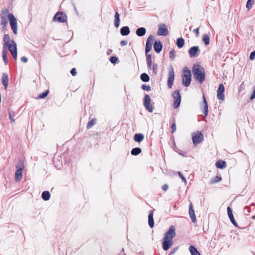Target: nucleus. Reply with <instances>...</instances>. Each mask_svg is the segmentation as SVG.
Wrapping results in <instances>:
<instances>
[{
  "label": "nucleus",
  "mask_w": 255,
  "mask_h": 255,
  "mask_svg": "<svg viewBox=\"0 0 255 255\" xmlns=\"http://www.w3.org/2000/svg\"><path fill=\"white\" fill-rule=\"evenodd\" d=\"M8 19L11 28L14 34H17L18 26L17 19L12 13H9L8 9L2 10L0 16V24L5 27L7 23V19Z\"/></svg>",
  "instance_id": "nucleus-1"
},
{
  "label": "nucleus",
  "mask_w": 255,
  "mask_h": 255,
  "mask_svg": "<svg viewBox=\"0 0 255 255\" xmlns=\"http://www.w3.org/2000/svg\"><path fill=\"white\" fill-rule=\"evenodd\" d=\"M7 49L14 59L17 58V44L13 39H11L8 34H5L3 38V50Z\"/></svg>",
  "instance_id": "nucleus-2"
},
{
  "label": "nucleus",
  "mask_w": 255,
  "mask_h": 255,
  "mask_svg": "<svg viewBox=\"0 0 255 255\" xmlns=\"http://www.w3.org/2000/svg\"><path fill=\"white\" fill-rule=\"evenodd\" d=\"M175 235V229L174 226H171L168 231L165 234L163 239L162 248L164 251H167L172 246V239Z\"/></svg>",
  "instance_id": "nucleus-3"
},
{
  "label": "nucleus",
  "mask_w": 255,
  "mask_h": 255,
  "mask_svg": "<svg viewBox=\"0 0 255 255\" xmlns=\"http://www.w3.org/2000/svg\"><path fill=\"white\" fill-rule=\"evenodd\" d=\"M194 76L200 83H202L205 79V72L203 68L199 65H194L192 69Z\"/></svg>",
  "instance_id": "nucleus-4"
},
{
  "label": "nucleus",
  "mask_w": 255,
  "mask_h": 255,
  "mask_svg": "<svg viewBox=\"0 0 255 255\" xmlns=\"http://www.w3.org/2000/svg\"><path fill=\"white\" fill-rule=\"evenodd\" d=\"M191 73L190 70L187 67H184L183 70L182 75V84L185 87H189L191 81Z\"/></svg>",
  "instance_id": "nucleus-5"
},
{
  "label": "nucleus",
  "mask_w": 255,
  "mask_h": 255,
  "mask_svg": "<svg viewBox=\"0 0 255 255\" xmlns=\"http://www.w3.org/2000/svg\"><path fill=\"white\" fill-rule=\"evenodd\" d=\"M203 134L201 131H197L192 134V139L195 146H197L199 143L201 142L203 140Z\"/></svg>",
  "instance_id": "nucleus-6"
},
{
  "label": "nucleus",
  "mask_w": 255,
  "mask_h": 255,
  "mask_svg": "<svg viewBox=\"0 0 255 255\" xmlns=\"http://www.w3.org/2000/svg\"><path fill=\"white\" fill-rule=\"evenodd\" d=\"M67 17L66 15L63 12H57L53 18V21L60 23L65 22Z\"/></svg>",
  "instance_id": "nucleus-7"
},
{
  "label": "nucleus",
  "mask_w": 255,
  "mask_h": 255,
  "mask_svg": "<svg viewBox=\"0 0 255 255\" xmlns=\"http://www.w3.org/2000/svg\"><path fill=\"white\" fill-rule=\"evenodd\" d=\"M174 78L175 75L173 67L172 66H170L169 68L168 78L167 81L168 86L170 88L173 86Z\"/></svg>",
  "instance_id": "nucleus-8"
},
{
  "label": "nucleus",
  "mask_w": 255,
  "mask_h": 255,
  "mask_svg": "<svg viewBox=\"0 0 255 255\" xmlns=\"http://www.w3.org/2000/svg\"><path fill=\"white\" fill-rule=\"evenodd\" d=\"M172 97L174 99L173 106L174 108L176 109L179 107L181 102V97L179 92L175 91L172 94Z\"/></svg>",
  "instance_id": "nucleus-9"
},
{
  "label": "nucleus",
  "mask_w": 255,
  "mask_h": 255,
  "mask_svg": "<svg viewBox=\"0 0 255 255\" xmlns=\"http://www.w3.org/2000/svg\"><path fill=\"white\" fill-rule=\"evenodd\" d=\"M188 52L191 58L197 57L200 53L199 47L196 46L191 47L189 49Z\"/></svg>",
  "instance_id": "nucleus-10"
},
{
  "label": "nucleus",
  "mask_w": 255,
  "mask_h": 255,
  "mask_svg": "<svg viewBox=\"0 0 255 255\" xmlns=\"http://www.w3.org/2000/svg\"><path fill=\"white\" fill-rule=\"evenodd\" d=\"M168 31L167 26L165 24H160L158 26L157 35L159 36H166L168 34Z\"/></svg>",
  "instance_id": "nucleus-11"
},
{
  "label": "nucleus",
  "mask_w": 255,
  "mask_h": 255,
  "mask_svg": "<svg viewBox=\"0 0 255 255\" xmlns=\"http://www.w3.org/2000/svg\"><path fill=\"white\" fill-rule=\"evenodd\" d=\"M225 91V88L223 84H221L219 85V87L218 88V89L217 90V98L221 100L222 101L224 100L225 96H224V93Z\"/></svg>",
  "instance_id": "nucleus-12"
},
{
  "label": "nucleus",
  "mask_w": 255,
  "mask_h": 255,
  "mask_svg": "<svg viewBox=\"0 0 255 255\" xmlns=\"http://www.w3.org/2000/svg\"><path fill=\"white\" fill-rule=\"evenodd\" d=\"M23 167L22 165L21 166H16V170L15 173V178L16 181H19L22 178V173Z\"/></svg>",
  "instance_id": "nucleus-13"
},
{
  "label": "nucleus",
  "mask_w": 255,
  "mask_h": 255,
  "mask_svg": "<svg viewBox=\"0 0 255 255\" xmlns=\"http://www.w3.org/2000/svg\"><path fill=\"white\" fill-rule=\"evenodd\" d=\"M227 212H228V216L230 218V220L231 221V222L232 223V224L235 226L236 227H237L238 226V224L237 223V222H236L234 218V216H233V214L232 213V209L230 207H228L227 208Z\"/></svg>",
  "instance_id": "nucleus-14"
},
{
  "label": "nucleus",
  "mask_w": 255,
  "mask_h": 255,
  "mask_svg": "<svg viewBox=\"0 0 255 255\" xmlns=\"http://www.w3.org/2000/svg\"><path fill=\"white\" fill-rule=\"evenodd\" d=\"M150 103V98L148 95H145L144 96V104L145 107L146 108V109L149 111V112H151L152 110L150 108L149 104Z\"/></svg>",
  "instance_id": "nucleus-15"
},
{
  "label": "nucleus",
  "mask_w": 255,
  "mask_h": 255,
  "mask_svg": "<svg viewBox=\"0 0 255 255\" xmlns=\"http://www.w3.org/2000/svg\"><path fill=\"white\" fill-rule=\"evenodd\" d=\"M1 82L3 85L5 89H6L8 87V75L6 73H3L1 78Z\"/></svg>",
  "instance_id": "nucleus-16"
},
{
  "label": "nucleus",
  "mask_w": 255,
  "mask_h": 255,
  "mask_svg": "<svg viewBox=\"0 0 255 255\" xmlns=\"http://www.w3.org/2000/svg\"><path fill=\"white\" fill-rule=\"evenodd\" d=\"M189 214L193 222H196V216L192 204H190L189 208Z\"/></svg>",
  "instance_id": "nucleus-17"
},
{
  "label": "nucleus",
  "mask_w": 255,
  "mask_h": 255,
  "mask_svg": "<svg viewBox=\"0 0 255 255\" xmlns=\"http://www.w3.org/2000/svg\"><path fill=\"white\" fill-rule=\"evenodd\" d=\"M153 47L155 51L157 53H159L162 50V46L160 42L156 41L154 44Z\"/></svg>",
  "instance_id": "nucleus-18"
},
{
  "label": "nucleus",
  "mask_w": 255,
  "mask_h": 255,
  "mask_svg": "<svg viewBox=\"0 0 255 255\" xmlns=\"http://www.w3.org/2000/svg\"><path fill=\"white\" fill-rule=\"evenodd\" d=\"M144 135L141 133H136L134 136V140L137 142H140L144 139Z\"/></svg>",
  "instance_id": "nucleus-19"
},
{
  "label": "nucleus",
  "mask_w": 255,
  "mask_h": 255,
  "mask_svg": "<svg viewBox=\"0 0 255 255\" xmlns=\"http://www.w3.org/2000/svg\"><path fill=\"white\" fill-rule=\"evenodd\" d=\"M121 34L122 35H124V36H126V35H128L129 32H130V30H129V28L128 26H124L123 27H122L121 29Z\"/></svg>",
  "instance_id": "nucleus-20"
},
{
  "label": "nucleus",
  "mask_w": 255,
  "mask_h": 255,
  "mask_svg": "<svg viewBox=\"0 0 255 255\" xmlns=\"http://www.w3.org/2000/svg\"><path fill=\"white\" fill-rule=\"evenodd\" d=\"M146 29L144 27H140L136 30V34L138 36H142L145 34Z\"/></svg>",
  "instance_id": "nucleus-21"
},
{
  "label": "nucleus",
  "mask_w": 255,
  "mask_h": 255,
  "mask_svg": "<svg viewBox=\"0 0 255 255\" xmlns=\"http://www.w3.org/2000/svg\"><path fill=\"white\" fill-rule=\"evenodd\" d=\"M216 165L217 168L224 169L226 167V163L224 161L219 160L216 162Z\"/></svg>",
  "instance_id": "nucleus-22"
},
{
  "label": "nucleus",
  "mask_w": 255,
  "mask_h": 255,
  "mask_svg": "<svg viewBox=\"0 0 255 255\" xmlns=\"http://www.w3.org/2000/svg\"><path fill=\"white\" fill-rule=\"evenodd\" d=\"M189 250L192 255H200L197 249L193 246H190Z\"/></svg>",
  "instance_id": "nucleus-23"
},
{
  "label": "nucleus",
  "mask_w": 255,
  "mask_h": 255,
  "mask_svg": "<svg viewBox=\"0 0 255 255\" xmlns=\"http://www.w3.org/2000/svg\"><path fill=\"white\" fill-rule=\"evenodd\" d=\"M115 19L114 21L115 26L118 28L120 25V15L118 13V12H116L115 13Z\"/></svg>",
  "instance_id": "nucleus-24"
},
{
  "label": "nucleus",
  "mask_w": 255,
  "mask_h": 255,
  "mask_svg": "<svg viewBox=\"0 0 255 255\" xmlns=\"http://www.w3.org/2000/svg\"><path fill=\"white\" fill-rule=\"evenodd\" d=\"M153 216V214L152 212H151L148 215V224L149 226L151 228H153L154 226V220Z\"/></svg>",
  "instance_id": "nucleus-25"
},
{
  "label": "nucleus",
  "mask_w": 255,
  "mask_h": 255,
  "mask_svg": "<svg viewBox=\"0 0 255 255\" xmlns=\"http://www.w3.org/2000/svg\"><path fill=\"white\" fill-rule=\"evenodd\" d=\"M222 180V178L220 176H216L212 178L210 181V184H214L215 183L220 182Z\"/></svg>",
  "instance_id": "nucleus-26"
},
{
  "label": "nucleus",
  "mask_w": 255,
  "mask_h": 255,
  "mask_svg": "<svg viewBox=\"0 0 255 255\" xmlns=\"http://www.w3.org/2000/svg\"><path fill=\"white\" fill-rule=\"evenodd\" d=\"M42 199L45 201L49 200L50 197V194L48 191H44L42 194Z\"/></svg>",
  "instance_id": "nucleus-27"
},
{
  "label": "nucleus",
  "mask_w": 255,
  "mask_h": 255,
  "mask_svg": "<svg viewBox=\"0 0 255 255\" xmlns=\"http://www.w3.org/2000/svg\"><path fill=\"white\" fill-rule=\"evenodd\" d=\"M177 46L178 48H182L184 45V40L182 38H179L177 40Z\"/></svg>",
  "instance_id": "nucleus-28"
},
{
  "label": "nucleus",
  "mask_w": 255,
  "mask_h": 255,
  "mask_svg": "<svg viewBox=\"0 0 255 255\" xmlns=\"http://www.w3.org/2000/svg\"><path fill=\"white\" fill-rule=\"evenodd\" d=\"M141 149L139 147H136L133 148L131 151V154L133 155H137L140 153Z\"/></svg>",
  "instance_id": "nucleus-29"
},
{
  "label": "nucleus",
  "mask_w": 255,
  "mask_h": 255,
  "mask_svg": "<svg viewBox=\"0 0 255 255\" xmlns=\"http://www.w3.org/2000/svg\"><path fill=\"white\" fill-rule=\"evenodd\" d=\"M18 116L16 115V113H9V118L11 123L15 122V119L17 118Z\"/></svg>",
  "instance_id": "nucleus-30"
},
{
  "label": "nucleus",
  "mask_w": 255,
  "mask_h": 255,
  "mask_svg": "<svg viewBox=\"0 0 255 255\" xmlns=\"http://www.w3.org/2000/svg\"><path fill=\"white\" fill-rule=\"evenodd\" d=\"M146 62H147V65L148 67L149 68H151L152 60H151V56L150 54L147 55Z\"/></svg>",
  "instance_id": "nucleus-31"
},
{
  "label": "nucleus",
  "mask_w": 255,
  "mask_h": 255,
  "mask_svg": "<svg viewBox=\"0 0 255 255\" xmlns=\"http://www.w3.org/2000/svg\"><path fill=\"white\" fill-rule=\"evenodd\" d=\"M140 79L143 82H148L149 80V77L146 73H142L140 76Z\"/></svg>",
  "instance_id": "nucleus-32"
},
{
  "label": "nucleus",
  "mask_w": 255,
  "mask_h": 255,
  "mask_svg": "<svg viewBox=\"0 0 255 255\" xmlns=\"http://www.w3.org/2000/svg\"><path fill=\"white\" fill-rule=\"evenodd\" d=\"M96 123V120L95 119H92L90 120L87 125V128L89 129L92 128L94 125H95Z\"/></svg>",
  "instance_id": "nucleus-33"
},
{
  "label": "nucleus",
  "mask_w": 255,
  "mask_h": 255,
  "mask_svg": "<svg viewBox=\"0 0 255 255\" xmlns=\"http://www.w3.org/2000/svg\"><path fill=\"white\" fill-rule=\"evenodd\" d=\"M255 0H248L246 4V7L248 9H250L253 7V4L255 3Z\"/></svg>",
  "instance_id": "nucleus-34"
},
{
  "label": "nucleus",
  "mask_w": 255,
  "mask_h": 255,
  "mask_svg": "<svg viewBox=\"0 0 255 255\" xmlns=\"http://www.w3.org/2000/svg\"><path fill=\"white\" fill-rule=\"evenodd\" d=\"M203 41L205 43V45H208L210 43V37L207 34H204L203 35Z\"/></svg>",
  "instance_id": "nucleus-35"
},
{
  "label": "nucleus",
  "mask_w": 255,
  "mask_h": 255,
  "mask_svg": "<svg viewBox=\"0 0 255 255\" xmlns=\"http://www.w3.org/2000/svg\"><path fill=\"white\" fill-rule=\"evenodd\" d=\"M2 57L5 64L7 63V52L5 50H2Z\"/></svg>",
  "instance_id": "nucleus-36"
},
{
  "label": "nucleus",
  "mask_w": 255,
  "mask_h": 255,
  "mask_svg": "<svg viewBox=\"0 0 255 255\" xmlns=\"http://www.w3.org/2000/svg\"><path fill=\"white\" fill-rule=\"evenodd\" d=\"M158 67V65L156 63H154L153 65H151V68H150L152 70L153 73L154 75H156L157 73V69Z\"/></svg>",
  "instance_id": "nucleus-37"
},
{
  "label": "nucleus",
  "mask_w": 255,
  "mask_h": 255,
  "mask_svg": "<svg viewBox=\"0 0 255 255\" xmlns=\"http://www.w3.org/2000/svg\"><path fill=\"white\" fill-rule=\"evenodd\" d=\"M152 44H150L147 42L146 43L145 52L146 54H147V53L151 50L152 48Z\"/></svg>",
  "instance_id": "nucleus-38"
},
{
  "label": "nucleus",
  "mask_w": 255,
  "mask_h": 255,
  "mask_svg": "<svg viewBox=\"0 0 255 255\" xmlns=\"http://www.w3.org/2000/svg\"><path fill=\"white\" fill-rule=\"evenodd\" d=\"M203 100H204V104H203L204 112H208V108L207 103L206 102V99L204 97V96L203 97Z\"/></svg>",
  "instance_id": "nucleus-39"
},
{
  "label": "nucleus",
  "mask_w": 255,
  "mask_h": 255,
  "mask_svg": "<svg viewBox=\"0 0 255 255\" xmlns=\"http://www.w3.org/2000/svg\"><path fill=\"white\" fill-rule=\"evenodd\" d=\"M175 52L174 50H171L169 52V58L171 60H173L175 57Z\"/></svg>",
  "instance_id": "nucleus-40"
},
{
  "label": "nucleus",
  "mask_w": 255,
  "mask_h": 255,
  "mask_svg": "<svg viewBox=\"0 0 255 255\" xmlns=\"http://www.w3.org/2000/svg\"><path fill=\"white\" fill-rule=\"evenodd\" d=\"M178 174L180 177L181 178L182 180L184 182V184L185 185L187 184V181L185 179V178L184 177V176L182 174V173L180 172H178Z\"/></svg>",
  "instance_id": "nucleus-41"
},
{
  "label": "nucleus",
  "mask_w": 255,
  "mask_h": 255,
  "mask_svg": "<svg viewBox=\"0 0 255 255\" xmlns=\"http://www.w3.org/2000/svg\"><path fill=\"white\" fill-rule=\"evenodd\" d=\"M153 40H154L153 36L152 35H150L148 37L146 42L152 44V42L153 41Z\"/></svg>",
  "instance_id": "nucleus-42"
},
{
  "label": "nucleus",
  "mask_w": 255,
  "mask_h": 255,
  "mask_svg": "<svg viewBox=\"0 0 255 255\" xmlns=\"http://www.w3.org/2000/svg\"><path fill=\"white\" fill-rule=\"evenodd\" d=\"M48 93V91L44 92V93L39 95L38 97L40 99L44 98V97H45L47 95Z\"/></svg>",
  "instance_id": "nucleus-43"
},
{
  "label": "nucleus",
  "mask_w": 255,
  "mask_h": 255,
  "mask_svg": "<svg viewBox=\"0 0 255 255\" xmlns=\"http://www.w3.org/2000/svg\"><path fill=\"white\" fill-rule=\"evenodd\" d=\"M255 58V51L252 52L250 55V59L253 60Z\"/></svg>",
  "instance_id": "nucleus-44"
},
{
  "label": "nucleus",
  "mask_w": 255,
  "mask_h": 255,
  "mask_svg": "<svg viewBox=\"0 0 255 255\" xmlns=\"http://www.w3.org/2000/svg\"><path fill=\"white\" fill-rule=\"evenodd\" d=\"M117 61V58L116 57H112L110 59V61L112 63H115Z\"/></svg>",
  "instance_id": "nucleus-45"
},
{
  "label": "nucleus",
  "mask_w": 255,
  "mask_h": 255,
  "mask_svg": "<svg viewBox=\"0 0 255 255\" xmlns=\"http://www.w3.org/2000/svg\"><path fill=\"white\" fill-rule=\"evenodd\" d=\"M142 88L144 90L149 91L150 89V87L149 86L142 85Z\"/></svg>",
  "instance_id": "nucleus-46"
},
{
  "label": "nucleus",
  "mask_w": 255,
  "mask_h": 255,
  "mask_svg": "<svg viewBox=\"0 0 255 255\" xmlns=\"http://www.w3.org/2000/svg\"><path fill=\"white\" fill-rule=\"evenodd\" d=\"M172 133H173L176 130V125L175 123L172 124L171 126Z\"/></svg>",
  "instance_id": "nucleus-47"
},
{
  "label": "nucleus",
  "mask_w": 255,
  "mask_h": 255,
  "mask_svg": "<svg viewBox=\"0 0 255 255\" xmlns=\"http://www.w3.org/2000/svg\"><path fill=\"white\" fill-rule=\"evenodd\" d=\"M70 72H71V74L74 76H75L77 74L75 68H72L71 69Z\"/></svg>",
  "instance_id": "nucleus-48"
},
{
  "label": "nucleus",
  "mask_w": 255,
  "mask_h": 255,
  "mask_svg": "<svg viewBox=\"0 0 255 255\" xmlns=\"http://www.w3.org/2000/svg\"><path fill=\"white\" fill-rule=\"evenodd\" d=\"M199 28L195 29L193 30V32L196 34V35L197 37H198L199 36Z\"/></svg>",
  "instance_id": "nucleus-49"
},
{
  "label": "nucleus",
  "mask_w": 255,
  "mask_h": 255,
  "mask_svg": "<svg viewBox=\"0 0 255 255\" xmlns=\"http://www.w3.org/2000/svg\"><path fill=\"white\" fill-rule=\"evenodd\" d=\"M21 60L24 63H26L27 62V58L25 57H22L21 58Z\"/></svg>",
  "instance_id": "nucleus-50"
},
{
  "label": "nucleus",
  "mask_w": 255,
  "mask_h": 255,
  "mask_svg": "<svg viewBox=\"0 0 255 255\" xmlns=\"http://www.w3.org/2000/svg\"><path fill=\"white\" fill-rule=\"evenodd\" d=\"M127 43H128L127 41H125V40H123L121 42V46H125V45H127Z\"/></svg>",
  "instance_id": "nucleus-51"
},
{
  "label": "nucleus",
  "mask_w": 255,
  "mask_h": 255,
  "mask_svg": "<svg viewBox=\"0 0 255 255\" xmlns=\"http://www.w3.org/2000/svg\"><path fill=\"white\" fill-rule=\"evenodd\" d=\"M168 188V186L166 184L162 186V189L164 191H166Z\"/></svg>",
  "instance_id": "nucleus-52"
},
{
  "label": "nucleus",
  "mask_w": 255,
  "mask_h": 255,
  "mask_svg": "<svg viewBox=\"0 0 255 255\" xmlns=\"http://www.w3.org/2000/svg\"><path fill=\"white\" fill-rule=\"evenodd\" d=\"M175 252H176V250H174V251H171V252L169 253V255H173L175 254Z\"/></svg>",
  "instance_id": "nucleus-53"
},
{
  "label": "nucleus",
  "mask_w": 255,
  "mask_h": 255,
  "mask_svg": "<svg viewBox=\"0 0 255 255\" xmlns=\"http://www.w3.org/2000/svg\"><path fill=\"white\" fill-rule=\"evenodd\" d=\"M205 116H206L207 115L208 113H205Z\"/></svg>",
  "instance_id": "nucleus-54"
}]
</instances>
